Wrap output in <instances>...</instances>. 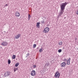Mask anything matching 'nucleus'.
<instances>
[{"label": "nucleus", "instance_id": "nucleus-1", "mask_svg": "<svg viewBox=\"0 0 78 78\" xmlns=\"http://www.w3.org/2000/svg\"><path fill=\"white\" fill-rule=\"evenodd\" d=\"M67 4H68V3L65 2V3H62L60 5L61 10L59 11L58 15L57 17L58 19H59V17H61L64 12L65 8Z\"/></svg>", "mask_w": 78, "mask_h": 78}, {"label": "nucleus", "instance_id": "nucleus-2", "mask_svg": "<svg viewBox=\"0 0 78 78\" xmlns=\"http://www.w3.org/2000/svg\"><path fill=\"white\" fill-rule=\"evenodd\" d=\"M60 74L59 72L57 71L54 75V77L55 78H59V76H60Z\"/></svg>", "mask_w": 78, "mask_h": 78}, {"label": "nucleus", "instance_id": "nucleus-3", "mask_svg": "<svg viewBox=\"0 0 78 78\" xmlns=\"http://www.w3.org/2000/svg\"><path fill=\"white\" fill-rule=\"evenodd\" d=\"M49 30H50V28L48 27L45 28L44 30H43V33H48V31H49Z\"/></svg>", "mask_w": 78, "mask_h": 78}, {"label": "nucleus", "instance_id": "nucleus-4", "mask_svg": "<svg viewBox=\"0 0 78 78\" xmlns=\"http://www.w3.org/2000/svg\"><path fill=\"white\" fill-rule=\"evenodd\" d=\"M10 75V72L9 71H6L4 73V76L5 77H7Z\"/></svg>", "mask_w": 78, "mask_h": 78}, {"label": "nucleus", "instance_id": "nucleus-5", "mask_svg": "<svg viewBox=\"0 0 78 78\" xmlns=\"http://www.w3.org/2000/svg\"><path fill=\"white\" fill-rule=\"evenodd\" d=\"M30 75L31 76H35L36 75V71L34 70H33L31 71Z\"/></svg>", "mask_w": 78, "mask_h": 78}, {"label": "nucleus", "instance_id": "nucleus-6", "mask_svg": "<svg viewBox=\"0 0 78 78\" xmlns=\"http://www.w3.org/2000/svg\"><path fill=\"white\" fill-rule=\"evenodd\" d=\"M66 62H64L61 64V66L62 67H64L66 66Z\"/></svg>", "mask_w": 78, "mask_h": 78}, {"label": "nucleus", "instance_id": "nucleus-7", "mask_svg": "<svg viewBox=\"0 0 78 78\" xmlns=\"http://www.w3.org/2000/svg\"><path fill=\"white\" fill-rule=\"evenodd\" d=\"M15 14L16 17H19L20 16V13L17 11L16 12Z\"/></svg>", "mask_w": 78, "mask_h": 78}, {"label": "nucleus", "instance_id": "nucleus-8", "mask_svg": "<svg viewBox=\"0 0 78 78\" xmlns=\"http://www.w3.org/2000/svg\"><path fill=\"white\" fill-rule=\"evenodd\" d=\"M2 45L3 46H6L8 45V43L6 42H4L2 44Z\"/></svg>", "mask_w": 78, "mask_h": 78}, {"label": "nucleus", "instance_id": "nucleus-9", "mask_svg": "<svg viewBox=\"0 0 78 78\" xmlns=\"http://www.w3.org/2000/svg\"><path fill=\"white\" fill-rule=\"evenodd\" d=\"M20 36H21V35L20 34H18V35L15 36V38L16 39H17L20 37Z\"/></svg>", "mask_w": 78, "mask_h": 78}, {"label": "nucleus", "instance_id": "nucleus-10", "mask_svg": "<svg viewBox=\"0 0 78 78\" xmlns=\"http://www.w3.org/2000/svg\"><path fill=\"white\" fill-rule=\"evenodd\" d=\"M70 60H71V58H69V59L67 61V65H70Z\"/></svg>", "mask_w": 78, "mask_h": 78}, {"label": "nucleus", "instance_id": "nucleus-11", "mask_svg": "<svg viewBox=\"0 0 78 78\" xmlns=\"http://www.w3.org/2000/svg\"><path fill=\"white\" fill-rule=\"evenodd\" d=\"M40 22H38L37 23V27L38 28H39L40 27Z\"/></svg>", "mask_w": 78, "mask_h": 78}, {"label": "nucleus", "instance_id": "nucleus-12", "mask_svg": "<svg viewBox=\"0 0 78 78\" xmlns=\"http://www.w3.org/2000/svg\"><path fill=\"white\" fill-rule=\"evenodd\" d=\"M44 66L46 67H48L49 66H50L49 62H46Z\"/></svg>", "mask_w": 78, "mask_h": 78}, {"label": "nucleus", "instance_id": "nucleus-13", "mask_svg": "<svg viewBox=\"0 0 78 78\" xmlns=\"http://www.w3.org/2000/svg\"><path fill=\"white\" fill-rule=\"evenodd\" d=\"M45 23V21L44 20H43V21H41V23H42V24H44V23Z\"/></svg>", "mask_w": 78, "mask_h": 78}, {"label": "nucleus", "instance_id": "nucleus-14", "mask_svg": "<svg viewBox=\"0 0 78 78\" xmlns=\"http://www.w3.org/2000/svg\"><path fill=\"white\" fill-rule=\"evenodd\" d=\"M19 65V62H17V63H16L15 65V66L16 67H17Z\"/></svg>", "mask_w": 78, "mask_h": 78}, {"label": "nucleus", "instance_id": "nucleus-15", "mask_svg": "<svg viewBox=\"0 0 78 78\" xmlns=\"http://www.w3.org/2000/svg\"><path fill=\"white\" fill-rule=\"evenodd\" d=\"M31 17V15H30V14H28V20H30V18Z\"/></svg>", "mask_w": 78, "mask_h": 78}, {"label": "nucleus", "instance_id": "nucleus-16", "mask_svg": "<svg viewBox=\"0 0 78 78\" xmlns=\"http://www.w3.org/2000/svg\"><path fill=\"white\" fill-rule=\"evenodd\" d=\"M62 41H60V42H58L59 45H62Z\"/></svg>", "mask_w": 78, "mask_h": 78}, {"label": "nucleus", "instance_id": "nucleus-17", "mask_svg": "<svg viewBox=\"0 0 78 78\" xmlns=\"http://www.w3.org/2000/svg\"><path fill=\"white\" fill-rule=\"evenodd\" d=\"M12 59H14L16 58V55H12Z\"/></svg>", "mask_w": 78, "mask_h": 78}, {"label": "nucleus", "instance_id": "nucleus-18", "mask_svg": "<svg viewBox=\"0 0 78 78\" xmlns=\"http://www.w3.org/2000/svg\"><path fill=\"white\" fill-rule=\"evenodd\" d=\"M43 51V50H42V47H41V48H40L39 50L40 52H42V51Z\"/></svg>", "mask_w": 78, "mask_h": 78}, {"label": "nucleus", "instance_id": "nucleus-19", "mask_svg": "<svg viewBox=\"0 0 78 78\" xmlns=\"http://www.w3.org/2000/svg\"><path fill=\"white\" fill-rule=\"evenodd\" d=\"M8 64H11V60L9 59L8 60Z\"/></svg>", "mask_w": 78, "mask_h": 78}, {"label": "nucleus", "instance_id": "nucleus-20", "mask_svg": "<svg viewBox=\"0 0 78 78\" xmlns=\"http://www.w3.org/2000/svg\"><path fill=\"white\" fill-rule=\"evenodd\" d=\"M58 53H61V52H62V49H59L58 50Z\"/></svg>", "mask_w": 78, "mask_h": 78}, {"label": "nucleus", "instance_id": "nucleus-21", "mask_svg": "<svg viewBox=\"0 0 78 78\" xmlns=\"http://www.w3.org/2000/svg\"><path fill=\"white\" fill-rule=\"evenodd\" d=\"M18 70V69L17 68H14V72H16V70Z\"/></svg>", "mask_w": 78, "mask_h": 78}, {"label": "nucleus", "instance_id": "nucleus-22", "mask_svg": "<svg viewBox=\"0 0 78 78\" xmlns=\"http://www.w3.org/2000/svg\"><path fill=\"white\" fill-rule=\"evenodd\" d=\"M36 44H33V48H36Z\"/></svg>", "mask_w": 78, "mask_h": 78}, {"label": "nucleus", "instance_id": "nucleus-23", "mask_svg": "<svg viewBox=\"0 0 78 78\" xmlns=\"http://www.w3.org/2000/svg\"><path fill=\"white\" fill-rule=\"evenodd\" d=\"M30 55V53H28L26 55V58H27L28 56Z\"/></svg>", "mask_w": 78, "mask_h": 78}, {"label": "nucleus", "instance_id": "nucleus-24", "mask_svg": "<svg viewBox=\"0 0 78 78\" xmlns=\"http://www.w3.org/2000/svg\"><path fill=\"white\" fill-rule=\"evenodd\" d=\"M76 13L77 15H78V9L77 10V11L76 12Z\"/></svg>", "mask_w": 78, "mask_h": 78}, {"label": "nucleus", "instance_id": "nucleus-25", "mask_svg": "<svg viewBox=\"0 0 78 78\" xmlns=\"http://www.w3.org/2000/svg\"><path fill=\"white\" fill-rule=\"evenodd\" d=\"M33 67L34 69V68H35V67H36V65H34L33 66Z\"/></svg>", "mask_w": 78, "mask_h": 78}, {"label": "nucleus", "instance_id": "nucleus-26", "mask_svg": "<svg viewBox=\"0 0 78 78\" xmlns=\"http://www.w3.org/2000/svg\"><path fill=\"white\" fill-rule=\"evenodd\" d=\"M63 61H64L65 62H66V61H67V60L66 59H63Z\"/></svg>", "mask_w": 78, "mask_h": 78}, {"label": "nucleus", "instance_id": "nucleus-27", "mask_svg": "<svg viewBox=\"0 0 78 78\" xmlns=\"http://www.w3.org/2000/svg\"><path fill=\"white\" fill-rule=\"evenodd\" d=\"M5 6V7H6L8 6V4H6Z\"/></svg>", "mask_w": 78, "mask_h": 78}]
</instances>
